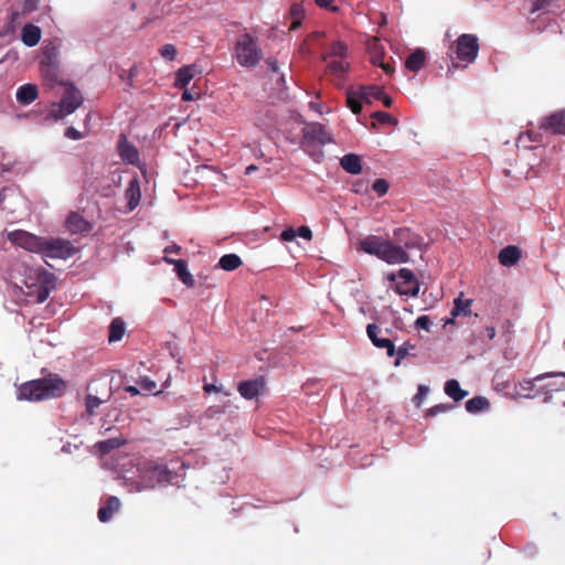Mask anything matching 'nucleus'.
<instances>
[{"label":"nucleus","mask_w":565,"mask_h":565,"mask_svg":"<svg viewBox=\"0 0 565 565\" xmlns=\"http://www.w3.org/2000/svg\"><path fill=\"white\" fill-rule=\"evenodd\" d=\"M396 280L395 291L401 296L416 297L419 292V282L414 273L408 268H401L397 275H392Z\"/></svg>","instance_id":"423d86ee"},{"label":"nucleus","mask_w":565,"mask_h":565,"mask_svg":"<svg viewBox=\"0 0 565 565\" xmlns=\"http://www.w3.org/2000/svg\"><path fill=\"white\" fill-rule=\"evenodd\" d=\"M454 408L452 404H438L433 407H430L427 411V416H435L439 413H446Z\"/></svg>","instance_id":"5fc2aeb1"},{"label":"nucleus","mask_w":565,"mask_h":565,"mask_svg":"<svg viewBox=\"0 0 565 565\" xmlns=\"http://www.w3.org/2000/svg\"><path fill=\"white\" fill-rule=\"evenodd\" d=\"M138 384L146 392H152L157 387V383L148 376H141Z\"/></svg>","instance_id":"864d4df0"},{"label":"nucleus","mask_w":565,"mask_h":565,"mask_svg":"<svg viewBox=\"0 0 565 565\" xmlns=\"http://www.w3.org/2000/svg\"><path fill=\"white\" fill-rule=\"evenodd\" d=\"M172 472L166 465L154 463L149 467L142 481H136L131 491L142 492L153 489L157 484L171 481Z\"/></svg>","instance_id":"39448f33"},{"label":"nucleus","mask_w":565,"mask_h":565,"mask_svg":"<svg viewBox=\"0 0 565 565\" xmlns=\"http://www.w3.org/2000/svg\"><path fill=\"white\" fill-rule=\"evenodd\" d=\"M117 152L124 163L143 170L145 163L140 160V153L135 143H117Z\"/></svg>","instance_id":"dca6fc26"},{"label":"nucleus","mask_w":565,"mask_h":565,"mask_svg":"<svg viewBox=\"0 0 565 565\" xmlns=\"http://www.w3.org/2000/svg\"><path fill=\"white\" fill-rule=\"evenodd\" d=\"M384 90L380 86H362L359 92H355V115L362 110L363 103L372 104L374 100H380Z\"/></svg>","instance_id":"4468645a"},{"label":"nucleus","mask_w":565,"mask_h":565,"mask_svg":"<svg viewBox=\"0 0 565 565\" xmlns=\"http://www.w3.org/2000/svg\"><path fill=\"white\" fill-rule=\"evenodd\" d=\"M39 97V88L34 83H24L15 90V99L21 106H29Z\"/></svg>","instance_id":"4be33fe9"},{"label":"nucleus","mask_w":565,"mask_h":565,"mask_svg":"<svg viewBox=\"0 0 565 565\" xmlns=\"http://www.w3.org/2000/svg\"><path fill=\"white\" fill-rule=\"evenodd\" d=\"M414 347L409 344L408 342H404L397 350L395 349L396 361L395 365H399L401 361L405 359L408 355L409 349H413Z\"/></svg>","instance_id":"09e8293b"},{"label":"nucleus","mask_w":565,"mask_h":565,"mask_svg":"<svg viewBox=\"0 0 565 565\" xmlns=\"http://www.w3.org/2000/svg\"><path fill=\"white\" fill-rule=\"evenodd\" d=\"M280 238L285 242H294L297 238L296 228H294V227L285 228L280 234Z\"/></svg>","instance_id":"e2e57ef3"},{"label":"nucleus","mask_w":565,"mask_h":565,"mask_svg":"<svg viewBox=\"0 0 565 565\" xmlns=\"http://www.w3.org/2000/svg\"><path fill=\"white\" fill-rule=\"evenodd\" d=\"M530 1H531L530 13L534 14L537 11L548 8L553 0H530Z\"/></svg>","instance_id":"3c124183"},{"label":"nucleus","mask_w":565,"mask_h":565,"mask_svg":"<svg viewBox=\"0 0 565 565\" xmlns=\"http://www.w3.org/2000/svg\"><path fill=\"white\" fill-rule=\"evenodd\" d=\"M55 288H51L50 286H39V288L35 291V302L36 303H43L47 300L50 297L52 290Z\"/></svg>","instance_id":"c03bdc74"},{"label":"nucleus","mask_w":565,"mask_h":565,"mask_svg":"<svg viewBox=\"0 0 565 565\" xmlns=\"http://www.w3.org/2000/svg\"><path fill=\"white\" fill-rule=\"evenodd\" d=\"M426 54L423 50L417 49L408 55L405 61V67L411 72H418L425 64Z\"/></svg>","instance_id":"2f4dec72"},{"label":"nucleus","mask_w":565,"mask_h":565,"mask_svg":"<svg viewBox=\"0 0 565 565\" xmlns=\"http://www.w3.org/2000/svg\"><path fill=\"white\" fill-rule=\"evenodd\" d=\"M430 319L428 316H420L415 321V327L418 329H424L426 331H429L430 328Z\"/></svg>","instance_id":"0e129e2a"},{"label":"nucleus","mask_w":565,"mask_h":565,"mask_svg":"<svg viewBox=\"0 0 565 565\" xmlns=\"http://www.w3.org/2000/svg\"><path fill=\"white\" fill-rule=\"evenodd\" d=\"M371 188L379 198H382L388 192L390 183L385 179H376Z\"/></svg>","instance_id":"79ce46f5"},{"label":"nucleus","mask_w":565,"mask_h":565,"mask_svg":"<svg viewBox=\"0 0 565 565\" xmlns=\"http://www.w3.org/2000/svg\"><path fill=\"white\" fill-rule=\"evenodd\" d=\"M203 73L202 65L198 63L184 64L174 73L173 86L177 89L186 88L195 76Z\"/></svg>","instance_id":"9d476101"},{"label":"nucleus","mask_w":565,"mask_h":565,"mask_svg":"<svg viewBox=\"0 0 565 565\" xmlns=\"http://www.w3.org/2000/svg\"><path fill=\"white\" fill-rule=\"evenodd\" d=\"M42 29L31 22H26L20 32V40L26 47L36 46L42 39Z\"/></svg>","instance_id":"412c9836"},{"label":"nucleus","mask_w":565,"mask_h":565,"mask_svg":"<svg viewBox=\"0 0 565 565\" xmlns=\"http://www.w3.org/2000/svg\"><path fill=\"white\" fill-rule=\"evenodd\" d=\"M203 391H204V393H207V394L223 393L225 396H230V393L224 390V386L222 384H216L215 382L204 383Z\"/></svg>","instance_id":"de8ad7c7"},{"label":"nucleus","mask_w":565,"mask_h":565,"mask_svg":"<svg viewBox=\"0 0 565 565\" xmlns=\"http://www.w3.org/2000/svg\"><path fill=\"white\" fill-rule=\"evenodd\" d=\"M367 337L372 343L380 349H386V353L390 358L395 354V345L393 341L386 337H381L382 330L375 323H370L366 328Z\"/></svg>","instance_id":"f3484780"},{"label":"nucleus","mask_w":565,"mask_h":565,"mask_svg":"<svg viewBox=\"0 0 565 565\" xmlns=\"http://www.w3.org/2000/svg\"><path fill=\"white\" fill-rule=\"evenodd\" d=\"M365 45L369 60L373 65H376L382 58H384V46L377 38L367 39Z\"/></svg>","instance_id":"a878e982"},{"label":"nucleus","mask_w":565,"mask_h":565,"mask_svg":"<svg viewBox=\"0 0 565 565\" xmlns=\"http://www.w3.org/2000/svg\"><path fill=\"white\" fill-rule=\"evenodd\" d=\"M225 412H226V404L212 405L205 409L203 417L206 419L220 418L223 414H225Z\"/></svg>","instance_id":"a19ab883"},{"label":"nucleus","mask_w":565,"mask_h":565,"mask_svg":"<svg viewBox=\"0 0 565 565\" xmlns=\"http://www.w3.org/2000/svg\"><path fill=\"white\" fill-rule=\"evenodd\" d=\"M479 52L478 38L473 34H461L456 41V55L458 60L471 63Z\"/></svg>","instance_id":"0eeeda50"},{"label":"nucleus","mask_w":565,"mask_h":565,"mask_svg":"<svg viewBox=\"0 0 565 565\" xmlns=\"http://www.w3.org/2000/svg\"><path fill=\"white\" fill-rule=\"evenodd\" d=\"M393 238L404 249H413L420 245V236L408 227H398L393 232Z\"/></svg>","instance_id":"a211bd4d"},{"label":"nucleus","mask_w":565,"mask_h":565,"mask_svg":"<svg viewBox=\"0 0 565 565\" xmlns=\"http://www.w3.org/2000/svg\"><path fill=\"white\" fill-rule=\"evenodd\" d=\"M548 377H563L565 379V372H548L536 375L533 380H523L519 382V386L522 391L531 392L534 388L535 382L544 381Z\"/></svg>","instance_id":"473e14b6"},{"label":"nucleus","mask_w":565,"mask_h":565,"mask_svg":"<svg viewBox=\"0 0 565 565\" xmlns=\"http://www.w3.org/2000/svg\"><path fill=\"white\" fill-rule=\"evenodd\" d=\"M22 4V12L25 14L35 12L40 9V0H20Z\"/></svg>","instance_id":"49530a36"},{"label":"nucleus","mask_w":565,"mask_h":565,"mask_svg":"<svg viewBox=\"0 0 565 565\" xmlns=\"http://www.w3.org/2000/svg\"><path fill=\"white\" fill-rule=\"evenodd\" d=\"M309 108L319 115H323L330 111V109L322 102L319 100H311L309 103Z\"/></svg>","instance_id":"13d9d810"},{"label":"nucleus","mask_w":565,"mask_h":565,"mask_svg":"<svg viewBox=\"0 0 565 565\" xmlns=\"http://www.w3.org/2000/svg\"><path fill=\"white\" fill-rule=\"evenodd\" d=\"M428 394V387L425 386V385H419L418 386V391L416 393V395L414 396V402L416 403V405H420L424 401V398L427 396Z\"/></svg>","instance_id":"338daca9"},{"label":"nucleus","mask_w":565,"mask_h":565,"mask_svg":"<svg viewBox=\"0 0 565 565\" xmlns=\"http://www.w3.org/2000/svg\"><path fill=\"white\" fill-rule=\"evenodd\" d=\"M84 103L81 89L73 82H65V90L60 100L54 102L49 110V118L57 122L75 113Z\"/></svg>","instance_id":"20e7f679"},{"label":"nucleus","mask_w":565,"mask_h":565,"mask_svg":"<svg viewBox=\"0 0 565 565\" xmlns=\"http://www.w3.org/2000/svg\"><path fill=\"white\" fill-rule=\"evenodd\" d=\"M562 381L558 383L556 381L551 382L546 385L547 392H557L561 390H565V379L559 377Z\"/></svg>","instance_id":"774afa93"},{"label":"nucleus","mask_w":565,"mask_h":565,"mask_svg":"<svg viewBox=\"0 0 565 565\" xmlns=\"http://www.w3.org/2000/svg\"><path fill=\"white\" fill-rule=\"evenodd\" d=\"M379 258L387 264H404L409 260V256L402 246H397L390 241H385L380 250Z\"/></svg>","instance_id":"9b49d317"},{"label":"nucleus","mask_w":565,"mask_h":565,"mask_svg":"<svg viewBox=\"0 0 565 565\" xmlns=\"http://www.w3.org/2000/svg\"><path fill=\"white\" fill-rule=\"evenodd\" d=\"M258 36L250 32L238 35L234 46L236 63L245 68L256 67L264 57V51L259 45Z\"/></svg>","instance_id":"7ed1b4c3"},{"label":"nucleus","mask_w":565,"mask_h":565,"mask_svg":"<svg viewBox=\"0 0 565 565\" xmlns=\"http://www.w3.org/2000/svg\"><path fill=\"white\" fill-rule=\"evenodd\" d=\"M276 88L282 94L288 89L287 79L285 73H278V77L276 78Z\"/></svg>","instance_id":"69168bd1"},{"label":"nucleus","mask_w":565,"mask_h":565,"mask_svg":"<svg viewBox=\"0 0 565 565\" xmlns=\"http://www.w3.org/2000/svg\"><path fill=\"white\" fill-rule=\"evenodd\" d=\"M384 242L385 241H383L379 236L370 235L360 241V249L370 255H375L376 257H379L380 250L382 249Z\"/></svg>","instance_id":"c85d7f7f"},{"label":"nucleus","mask_w":565,"mask_h":565,"mask_svg":"<svg viewBox=\"0 0 565 565\" xmlns=\"http://www.w3.org/2000/svg\"><path fill=\"white\" fill-rule=\"evenodd\" d=\"M445 393L452 398L455 402H459L463 399L468 395V391H465L460 387V384L457 380H448L445 383Z\"/></svg>","instance_id":"72a5a7b5"},{"label":"nucleus","mask_w":565,"mask_h":565,"mask_svg":"<svg viewBox=\"0 0 565 565\" xmlns=\"http://www.w3.org/2000/svg\"><path fill=\"white\" fill-rule=\"evenodd\" d=\"M34 278L40 282V286L56 288V276L42 266L35 268Z\"/></svg>","instance_id":"f704fd0d"},{"label":"nucleus","mask_w":565,"mask_h":565,"mask_svg":"<svg viewBox=\"0 0 565 565\" xmlns=\"http://www.w3.org/2000/svg\"><path fill=\"white\" fill-rule=\"evenodd\" d=\"M243 265L242 258L235 253L224 254L218 258L216 268L233 271Z\"/></svg>","instance_id":"7c9ffc66"},{"label":"nucleus","mask_w":565,"mask_h":565,"mask_svg":"<svg viewBox=\"0 0 565 565\" xmlns=\"http://www.w3.org/2000/svg\"><path fill=\"white\" fill-rule=\"evenodd\" d=\"M64 136L67 139H71L74 141L79 140L83 137L82 132L73 126L66 127L64 129Z\"/></svg>","instance_id":"052dcab7"},{"label":"nucleus","mask_w":565,"mask_h":565,"mask_svg":"<svg viewBox=\"0 0 565 565\" xmlns=\"http://www.w3.org/2000/svg\"><path fill=\"white\" fill-rule=\"evenodd\" d=\"M498 258L502 266H513L521 258V249L515 245H509L500 250Z\"/></svg>","instance_id":"393cba45"},{"label":"nucleus","mask_w":565,"mask_h":565,"mask_svg":"<svg viewBox=\"0 0 565 565\" xmlns=\"http://www.w3.org/2000/svg\"><path fill=\"white\" fill-rule=\"evenodd\" d=\"M65 226L72 234H87L93 230V224L77 212L67 215Z\"/></svg>","instance_id":"aec40b11"},{"label":"nucleus","mask_w":565,"mask_h":565,"mask_svg":"<svg viewBox=\"0 0 565 565\" xmlns=\"http://www.w3.org/2000/svg\"><path fill=\"white\" fill-rule=\"evenodd\" d=\"M288 19L306 18V11L302 6L294 4L288 11Z\"/></svg>","instance_id":"4d7b16f0"},{"label":"nucleus","mask_w":565,"mask_h":565,"mask_svg":"<svg viewBox=\"0 0 565 565\" xmlns=\"http://www.w3.org/2000/svg\"><path fill=\"white\" fill-rule=\"evenodd\" d=\"M120 508V500L116 495H109L104 505L97 511L99 522L106 523L111 520L114 513Z\"/></svg>","instance_id":"5701e85b"},{"label":"nucleus","mask_w":565,"mask_h":565,"mask_svg":"<svg viewBox=\"0 0 565 565\" xmlns=\"http://www.w3.org/2000/svg\"><path fill=\"white\" fill-rule=\"evenodd\" d=\"M127 444V439L122 436L110 437L107 439L99 440L95 444L96 450L105 456L110 454L113 450L119 449Z\"/></svg>","instance_id":"b1692460"},{"label":"nucleus","mask_w":565,"mask_h":565,"mask_svg":"<svg viewBox=\"0 0 565 565\" xmlns=\"http://www.w3.org/2000/svg\"><path fill=\"white\" fill-rule=\"evenodd\" d=\"M301 141H335L321 122H307L302 127Z\"/></svg>","instance_id":"f8f14e48"},{"label":"nucleus","mask_w":565,"mask_h":565,"mask_svg":"<svg viewBox=\"0 0 565 565\" xmlns=\"http://www.w3.org/2000/svg\"><path fill=\"white\" fill-rule=\"evenodd\" d=\"M181 90H183L181 94V100L184 103L202 98L201 93H193L189 86H186V88H182Z\"/></svg>","instance_id":"603ef678"},{"label":"nucleus","mask_w":565,"mask_h":565,"mask_svg":"<svg viewBox=\"0 0 565 565\" xmlns=\"http://www.w3.org/2000/svg\"><path fill=\"white\" fill-rule=\"evenodd\" d=\"M67 382L57 373L26 381L17 386V399L31 403L60 398L65 394Z\"/></svg>","instance_id":"f03ea898"},{"label":"nucleus","mask_w":565,"mask_h":565,"mask_svg":"<svg viewBox=\"0 0 565 565\" xmlns=\"http://www.w3.org/2000/svg\"><path fill=\"white\" fill-rule=\"evenodd\" d=\"M266 380L263 375H257L253 379L244 380L237 383V391L239 395L247 401L256 399L265 390Z\"/></svg>","instance_id":"6e6552de"},{"label":"nucleus","mask_w":565,"mask_h":565,"mask_svg":"<svg viewBox=\"0 0 565 565\" xmlns=\"http://www.w3.org/2000/svg\"><path fill=\"white\" fill-rule=\"evenodd\" d=\"M265 64H266L268 72L276 73V74L279 73V62H278L277 57H275V56L267 57L265 60Z\"/></svg>","instance_id":"680f3d73"},{"label":"nucleus","mask_w":565,"mask_h":565,"mask_svg":"<svg viewBox=\"0 0 565 565\" xmlns=\"http://www.w3.org/2000/svg\"><path fill=\"white\" fill-rule=\"evenodd\" d=\"M160 56L167 62H173L178 57V49L174 44L167 43L159 49Z\"/></svg>","instance_id":"58836bf2"},{"label":"nucleus","mask_w":565,"mask_h":565,"mask_svg":"<svg viewBox=\"0 0 565 565\" xmlns=\"http://www.w3.org/2000/svg\"><path fill=\"white\" fill-rule=\"evenodd\" d=\"M103 404V399L93 394H87L85 396V408L88 415H95V409L98 408Z\"/></svg>","instance_id":"ea45409f"},{"label":"nucleus","mask_w":565,"mask_h":565,"mask_svg":"<svg viewBox=\"0 0 565 565\" xmlns=\"http://www.w3.org/2000/svg\"><path fill=\"white\" fill-rule=\"evenodd\" d=\"M372 117L380 124H392V125L397 124V120L394 117H392L388 113L374 111L372 114Z\"/></svg>","instance_id":"a18cd8bd"},{"label":"nucleus","mask_w":565,"mask_h":565,"mask_svg":"<svg viewBox=\"0 0 565 565\" xmlns=\"http://www.w3.org/2000/svg\"><path fill=\"white\" fill-rule=\"evenodd\" d=\"M296 235L299 238L310 241L312 238V231L307 225H301L298 228H296Z\"/></svg>","instance_id":"bf43d9fd"},{"label":"nucleus","mask_w":565,"mask_h":565,"mask_svg":"<svg viewBox=\"0 0 565 565\" xmlns=\"http://www.w3.org/2000/svg\"><path fill=\"white\" fill-rule=\"evenodd\" d=\"M471 299H461L457 298L455 299L454 308L451 310L452 317L458 316H469L471 313L470 307H471Z\"/></svg>","instance_id":"4c0bfd02"},{"label":"nucleus","mask_w":565,"mask_h":565,"mask_svg":"<svg viewBox=\"0 0 565 565\" xmlns=\"http://www.w3.org/2000/svg\"><path fill=\"white\" fill-rule=\"evenodd\" d=\"M340 166L345 172L353 174V152L345 153L340 160Z\"/></svg>","instance_id":"8fccbe9b"},{"label":"nucleus","mask_w":565,"mask_h":565,"mask_svg":"<svg viewBox=\"0 0 565 565\" xmlns=\"http://www.w3.org/2000/svg\"><path fill=\"white\" fill-rule=\"evenodd\" d=\"M139 74V65L137 63H132L128 70H121L118 74L119 79L125 84L124 90L126 93H131L137 88L135 84V77Z\"/></svg>","instance_id":"bb28decb"},{"label":"nucleus","mask_w":565,"mask_h":565,"mask_svg":"<svg viewBox=\"0 0 565 565\" xmlns=\"http://www.w3.org/2000/svg\"><path fill=\"white\" fill-rule=\"evenodd\" d=\"M14 163H15V160L11 156H8L4 152L3 148L0 147V166L2 168V171L3 172L11 171Z\"/></svg>","instance_id":"37998d69"},{"label":"nucleus","mask_w":565,"mask_h":565,"mask_svg":"<svg viewBox=\"0 0 565 565\" xmlns=\"http://www.w3.org/2000/svg\"><path fill=\"white\" fill-rule=\"evenodd\" d=\"M60 47L56 44H50L43 46V55L40 63L46 64H60L58 60Z\"/></svg>","instance_id":"c9c22d12"},{"label":"nucleus","mask_w":565,"mask_h":565,"mask_svg":"<svg viewBox=\"0 0 565 565\" xmlns=\"http://www.w3.org/2000/svg\"><path fill=\"white\" fill-rule=\"evenodd\" d=\"M40 75L42 79V84L46 89H54L57 86H62L65 88L64 79H61V66L60 64H46L40 63Z\"/></svg>","instance_id":"1a4fd4ad"},{"label":"nucleus","mask_w":565,"mask_h":565,"mask_svg":"<svg viewBox=\"0 0 565 565\" xmlns=\"http://www.w3.org/2000/svg\"><path fill=\"white\" fill-rule=\"evenodd\" d=\"M173 271L175 276L179 278V280L188 288L194 287L195 279L191 271L189 270V265L185 259H182V262L177 263L175 267L173 268Z\"/></svg>","instance_id":"c756f323"},{"label":"nucleus","mask_w":565,"mask_h":565,"mask_svg":"<svg viewBox=\"0 0 565 565\" xmlns=\"http://www.w3.org/2000/svg\"><path fill=\"white\" fill-rule=\"evenodd\" d=\"M467 412L469 413H479L481 411L487 409L490 406L489 401L483 396H476L468 399L465 404Z\"/></svg>","instance_id":"e433bc0d"},{"label":"nucleus","mask_w":565,"mask_h":565,"mask_svg":"<svg viewBox=\"0 0 565 565\" xmlns=\"http://www.w3.org/2000/svg\"><path fill=\"white\" fill-rule=\"evenodd\" d=\"M7 238L11 244L29 253L39 254L43 258L66 260L78 252V248L70 239L39 236L24 230L11 231Z\"/></svg>","instance_id":"f257e3e1"},{"label":"nucleus","mask_w":565,"mask_h":565,"mask_svg":"<svg viewBox=\"0 0 565 565\" xmlns=\"http://www.w3.org/2000/svg\"><path fill=\"white\" fill-rule=\"evenodd\" d=\"M126 332V322L121 317L114 318L108 327V342L115 343L120 341Z\"/></svg>","instance_id":"cd10ccee"},{"label":"nucleus","mask_w":565,"mask_h":565,"mask_svg":"<svg viewBox=\"0 0 565 565\" xmlns=\"http://www.w3.org/2000/svg\"><path fill=\"white\" fill-rule=\"evenodd\" d=\"M125 199H126V212H132L140 203L141 200V189L140 182L137 175L129 181L126 190H125Z\"/></svg>","instance_id":"6ab92c4d"},{"label":"nucleus","mask_w":565,"mask_h":565,"mask_svg":"<svg viewBox=\"0 0 565 565\" xmlns=\"http://www.w3.org/2000/svg\"><path fill=\"white\" fill-rule=\"evenodd\" d=\"M540 129L548 131L552 135L565 136V109L557 110L546 116L542 120Z\"/></svg>","instance_id":"2eb2a0df"},{"label":"nucleus","mask_w":565,"mask_h":565,"mask_svg":"<svg viewBox=\"0 0 565 565\" xmlns=\"http://www.w3.org/2000/svg\"><path fill=\"white\" fill-rule=\"evenodd\" d=\"M332 53L339 57H345L349 53V46L342 42H337L332 47Z\"/></svg>","instance_id":"6e6d98bb"},{"label":"nucleus","mask_w":565,"mask_h":565,"mask_svg":"<svg viewBox=\"0 0 565 565\" xmlns=\"http://www.w3.org/2000/svg\"><path fill=\"white\" fill-rule=\"evenodd\" d=\"M21 13L18 9L10 7L2 28L0 29V40L9 38L11 42L15 38V33L21 25Z\"/></svg>","instance_id":"ddd939ff"}]
</instances>
